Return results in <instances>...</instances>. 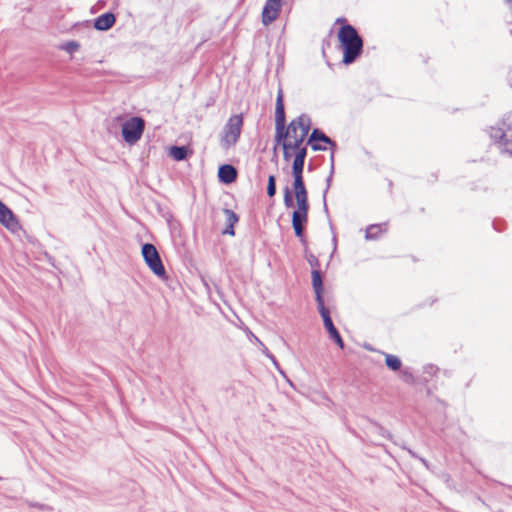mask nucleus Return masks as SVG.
I'll use <instances>...</instances> for the list:
<instances>
[{
    "instance_id": "nucleus-1",
    "label": "nucleus",
    "mask_w": 512,
    "mask_h": 512,
    "mask_svg": "<svg viewBox=\"0 0 512 512\" xmlns=\"http://www.w3.org/2000/svg\"><path fill=\"white\" fill-rule=\"evenodd\" d=\"M276 140L278 143L291 144L294 148L302 145L310 130L311 120L307 115H300L285 127V112L282 90L279 89L275 108Z\"/></svg>"
},
{
    "instance_id": "nucleus-2",
    "label": "nucleus",
    "mask_w": 512,
    "mask_h": 512,
    "mask_svg": "<svg viewBox=\"0 0 512 512\" xmlns=\"http://www.w3.org/2000/svg\"><path fill=\"white\" fill-rule=\"evenodd\" d=\"M304 163L305 161L294 158L292 165L293 192L297 204V209L292 213V227L298 238L303 237L309 211L308 192L303 179Z\"/></svg>"
},
{
    "instance_id": "nucleus-3",
    "label": "nucleus",
    "mask_w": 512,
    "mask_h": 512,
    "mask_svg": "<svg viewBox=\"0 0 512 512\" xmlns=\"http://www.w3.org/2000/svg\"><path fill=\"white\" fill-rule=\"evenodd\" d=\"M338 40L343 51V63H353L362 53V38L353 26L345 24L339 29Z\"/></svg>"
},
{
    "instance_id": "nucleus-4",
    "label": "nucleus",
    "mask_w": 512,
    "mask_h": 512,
    "mask_svg": "<svg viewBox=\"0 0 512 512\" xmlns=\"http://www.w3.org/2000/svg\"><path fill=\"white\" fill-rule=\"evenodd\" d=\"M243 119L240 115L231 116L225 126L223 127L220 145L223 149L227 150L234 146L241 134Z\"/></svg>"
},
{
    "instance_id": "nucleus-5",
    "label": "nucleus",
    "mask_w": 512,
    "mask_h": 512,
    "mask_svg": "<svg viewBox=\"0 0 512 512\" xmlns=\"http://www.w3.org/2000/svg\"><path fill=\"white\" fill-rule=\"evenodd\" d=\"M145 121L140 117H131L122 124V136L128 144H135L142 136Z\"/></svg>"
},
{
    "instance_id": "nucleus-6",
    "label": "nucleus",
    "mask_w": 512,
    "mask_h": 512,
    "mask_svg": "<svg viewBox=\"0 0 512 512\" xmlns=\"http://www.w3.org/2000/svg\"><path fill=\"white\" fill-rule=\"evenodd\" d=\"M142 256L147 266L156 276L160 278H164L166 276L165 268L154 245L150 243L144 244L142 246Z\"/></svg>"
},
{
    "instance_id": "nucleus-7",
    "label": "nucleus",
    "mask_w": 512,
    "mask_h": 512,
    "mask_svg": "<svg viewBox=\"0 0 512 512\" xmlns=\"http://www.w3.org/2000/svg\"><path fill=\"white\" fill-rule=\"evenodd\" d=\"M490 136L495 141L501 142L505 147V152L512 155V124L507 123L504 119L501 127L491 128Z\"/></svg>"
},
{
    "instance_id": "nucleus-8",
    "label": "nucleus",
    "mask_w": 512,
    "mask_h": 512,
    "mask_svg": "<svg viewBox=\"0 0 512 512\" xmlns=\"http://www.w3.org/2000/svg\"><path fill=\"white\" fill-rule=\"evenodd\" d=\"M281 0H267L262 11V22L268 25L275 21L280 13Z\"/></svg>"
},
{
    "instance_id": "nucleus-9",
    "label": "nucleus",
    "mask_w": 512,
    "mask_h": 512,
    "mask_svg": "<svg viewBox=\"0 0 512 512\" xmlns=\"http://www.w3.org/2000/svg\"><path fill=\"white\" fill-rule=\"evenodd\" d=\"M318 309L323 319L324 326L330 335V338L333 339L337 343V345L342 349L344 347L343 340L332 322L328 309L325 306L320 307Z\"/></svg>"
},
{
    "instance_id": "nucleus-10",
    "label": "nucleus",
    "mask_w": 512,
    "mask_h": 512,
    "mask_svg": "<svg viewBox=\"0 0 512 512\" xmlns=\"http://www.w3.org/2000/svg\"><path fill=\"white\" fill-rule=\"evenodd\" d=\"M0 223L12 231L18 227V221L13 212L2 201H0Z\"/></svg>"
},
{
    "instance_id": "nucleus-11",
    "label": "nucleus",
    "mask_w": 512,
    "mask_h": 512,
    "mask_svg": "<svg viewBox=\"0 0 512 512\" xmlns=\"http://www.w3.org/2000/svg\"><path fill=\"white\" fill-rule=\"evenodd\" d=\"M312 285H313V289L315 291L316 302L318 304V308L325 306L323 297H322V291H323L322 278H321V274L318 270L312 271Z\"/></svg>"
},
{
    "instance_id": "nucleus-12",
    "label": "nucleus",
    "mask_w": 512,
    "mask_h": 512,
    "mask_svg": "<svg viewBox=\"0 0 512 512\" xmlns=\"http://www.w3.org/2000/svg\"><path fill=\"white\" fill-rule=\"evenodd\" d=\"M218 177L221 182L225 184H230L236 180L237 171L232 165L225 164L220 166L218 171Z\"/></svg>"
},
{
    "instance_id": "nucleus-13",
    "label": "nucleus",
    "mask_w": 512,
    "mask_h": 512,
    "mask_svg": "<svg viewBox=\"0 0 512 512\" xmlns=\"http://www.w3.org/2000/svg\"><path fill=\"white\" fill-rule=\"evenodd\" d=\"M115 23V16L113 13H105L95 19L94 27L99 31H106L110 29Z\"/></svg>"
},
{
    "instance_id": "nucleus-14",
    "label": "nucleus",
    "mask_w": 512,
    "mask_h": 512,
    "mask_svg": "<svg viewBox=\"0 0 512 512\" xmlns=\"http://www.w3.org/2000/svg\"><path fill=\"white\" fill-rule=\"evenodd\" d=\"M316 141H321L327 144H330L331 146H335V143L332 142V140L326 136L323 132L319 131L318 129L313 130V132L310 135L309 142L311 143L312 149L315 151L318 150H325V147H322L316 143Z\"/></svg>"
},
{
    "instance_id": "nucleus-15",
    "label": "nucleus",
    "mask_w": 512,
    "mask_h": 512,
    "mask_svg": "<svg viewBox=\"0 0 512 512\" xmlns=\"http://www.w3.org/2000/svg\"><path fill=\"white\" fill-rule=\"evenodd\" d=\"M226 216L227 227L223 231V234L234 235V225L238 222V216L230 209H224Z\"/></svg>"
},
{
    "instance_id": "nucleus-16",
    "label": "nucleus",
    "mask_w": 512,
    "mask_h": 512,
    "mask_svg": "<svg viewBox=\"0 0 512 512\" xmlns=\"http://www.w3.org/2000/svg\"><path fill=\"white\" fill-rule=\"evenodd\" d=\"M169 155L176 161H182L187 156V148L184 146H172Z\"/></svg>"
},
{
    "instance_id": "nucleus-17",
    "label": "nucleus",
    "mask_w": 512,
    "mask_h": 512,
    "mask_svg": "<svg viewBox=\"0 0 512 512\" xmlns=\"http://www.w3.org/2000/svg\"><path fill=\"white\" fill-rule=\"evenodd\" d=\"M385 363L387 367L393 371H397L401 368V360L392 354H386Z\"/></svg>"
},
{
    "instance_id": "nucleus-18",
    "label": "nucleus",
    "mask_w": 512,
    "mask_h": 512,
    "mask_svg": "<svg viewBox=\"0 0 512 512\" xmlns=\"http://www.w3.org/2000/svg\"><path fill=\"white\" fill-rule=\"evenodd\" d=\"M382 231V225H370L366 230V239H376Z\"/></svg>"
},
{
    "instance_id": "nucleus-19",
    "label": "nucleus",
    "mask_w": 512,
    "mask_h": 512,
    "mask_svg": "<svg viewBox=\"0 0 512 512\" xmlns=\"http://www.w3.org/2000/svg\"><path fill=\"white\" fill-rule=\"evenodd\" d=\"M283 201H284V205H285L286 208H292V207H296L297 208L296 201L294 202L292 191H291V189L289 187H286L284 189Z\"/></svg>"
},
{
    "instance_id": "nucleus-20",
    "label": "nucleus",
    "mask_w": 512,
    "mask_h": 512,
    "mask_svg": "<svg viewBox=\"0 0 512 512\" xmlns=\"http://www.w3.org/2000/svg\"><path fill=\"white\" fill-rule=\"evenodd\" d=\"M79 47H80V45L78 42L68 41V42L64 43L63 45H61L60 48L70 54H73L74 52H76L79 49Z\"/></svg>"
},
{
    "instance_id": "nucleus-21",
    "label": "nucleus",
    "mask_w": 512,
    "mask_h": 512,
    "mask_svg": "<svg viewBox=\"0 0 512 512\" xmlns=\"http://www.w3.org/2000/svg\"><path fill=\"white\" fill-rule=\"evenodd\" d=\"M267 194L269 197H273L276 194V179L273 175L268 177Z\"/></svg>"
},
{
    "instance_id": "nucleus-22",
    "label": "nucleus",
    "mask_w": 512,
    "mask_h": 512,
    "mask_svg": "<svg viewBox=\"0 0 512 512\" xmlns=\"http://www.w3.org/2000/svg\"><path fill=\"white\" fill-rule=\"evenodd\" d=\"M293 151L295 152L294 158L305 161L307 155V149L305 146L299 145V148H293Z\"/></svg>"
},
{
    "instance_id": "nucleus-23",
    "label": "nucleus",
    "mask_w": 512,
    "mask_h": 512,
    "mask_svg": "<svg viewBox=\"0 0 512 512\" xmlns=\"http://www.w3.org/2000/svg\"><path fill=\"white\" fill-rule=\"evenodd\" d=\"M281 144H282V148H283V157L286 161H288L292 156V152H294L293 151L294 147H292L291 144H286L284 142Z\"/></svg>"
},
{
    "instance_id": "nucleus-24",
    "label": "nucleus",
    "mask_w": 512,
    "mask_h": 512,
    "mask_svg": "<svg viewBox=\"0 0 512 512\" xmlns=\"http://www.w3.org/2000/svg\"><path fill=\"white\" fill-rule=\"evenodd\" d=\"M266 355H267V357L269 359H271V361L273 362L275 367L279 370V365H278V362L276 361L275 357L272 354L268 353V352L266 353Z\"/></svg>"
},
{
    "instance_id": "nucleus-25",
    "label": "nucleus",
    "mask_w": 512,
    "mask_h": 512,
    "mask_svg": "<svg viewBox=\"0 0 512 512\" xmlns=\"http://www.w3.org/2000/svg\"><path fill=\"white\" fill-rule=\"evenodd\" d=\"M331 180H332V175H330V176L327 178V189H328V188H329V186H330Z\"/></svg>"
}]
</instances>
